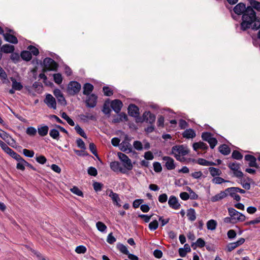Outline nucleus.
I'll return each instance as SVG.
<instances>
[{
  "label": "nucleus",
  "instance_id": "f257e3e1",
  "mask_svg": "<svg viewBox=\"0 0 260 260\" xmlns=\"http://www.w3.org/2000/svg\"><path fill=\"white\" fill-rule=\"evenodd\" d=\"M234 11L238 15H243L241 23L243 30L250 27L253 30H257L260 27V19L256 17L255 12L251 7H246L245 4L240 3L235 6Z\"/></svg>",
  "mask_w": 260,
  "mask_h": 260
},
{
  "label": "nucleus",
  "instance_id": "f03ea898",
  "mask_svg": "<svg viewBox=\"0 0 260 260\" xmlns=\"http://www.w3.org/2000/svg\"><path fill=\"white\" fill-rule=\"evenodd\" d=\"M172 154L177 160L181 162H184L185 158L183 156L187 155L189 150L186 146L183 145H175L172 148Z\"/></svg>",
  "mask_w": 260,
  "mask_h": 260
},
{
  "label": "nucleus",
  "instance_id": "7ed1b4c3",
  "mask_svg": "<svg viewBox=\"0 0 260 260\" xmlns=\"http://www.w3.org/2000/svg\"><path fill=\"white\" fill-rule=\"evenodd\" d=\"M228 212L229 215L232 217V219L236 223L244 221L246 219V217L244 215L233 208H229Z\"/></svg>",
  "mask_w": 260,
  "mask_h": 260
},
{
  "label": "nucleus",
  "instance_id": "20e7f679",
  "mask_svg": "<svg viewBox=\"0 0 260 260\" xmlns=\"http://www.w3.org/2000/svg\"><path fill=\"white\" fill-rule=\"evenodd\" d=\"M117 155L119 159L122 162L124 169H125V170H131L133 169V165L132 163V161L126 155L121 152H118Z\"/></svg>",
  "mask_w": 260,
  "mask_h": 260
},
{
  "label": "nucleus",
  "instance_id": "39448f33",
  "mask_svg": "<svg viewBox=\"0 0 260 260\" xmlns=\"http://www.w3.org/2000/svg\"><path fill=\"white\" fill-rule=\"evenodd\" d=\"M81 88V86L78 82L71 81L68 85L67 92L69 94L74 95L80 91Z\"/></svg>",
  "mask_w": 260,
  "mask_h": 260
},
{
  "label": "nucleus",
  "instance_id": "423d86ee",
  "mask_svg": "<svg viewBox=\"0 0 260 260\" xmlns=\"http://www.w3.org/2000/svg\"><path fill=\"white\" fill-rule=\"evenodd\" d=\"M43 64L44 66V72L46 71H55L58 67L56 62L53 59L49 57L45 58L44 59Z\"/></svg>",
  "mask_w": 260,
  "mask_h": 260
},
{
  "label": "nucleus",
  "instance_id": "0eeeda50",
  "mask_svg": "<svg viewBox=\"0 0 260 260\" xmlns=\"http://www.w3.org/2000/svg\"><path fill=\"white\" fill-rule=\"evenodd\" d=\"M228 167L233 171L234 175L235 177L238 178L243 177V173L240 170V166L239 164L236 162H231L228 164Z\"/></svg>",
  "mask_w": 260,
  "mask_h": 260
},
{
  "label": "nucleus",
  "instance_id": "6e6552de",
  "mask_svg": "<svg viewBox=\"0 0 260 260\" xmlns=\"http://www.w3.org/2000/svg\"><path fill=\"white\" fill-rule=\"evenodd\" d=\"M44 101L49 108H51L54 110L56 109V100L51 94H46Z\"/></svg>",
  "mask_w": 260,
  "mask_h": 260
},
{
  "label": "nucleus",
  "instance_id": "1a4fd4ad",
  "mask_svg": "<svg viewBox=\"0 0 260 260\" xmlns=\"http://www.w3.org/2000/svg\"><path fill=\"white\" fill-rule=\"evenodd\" d=\"M106 192L107 194H108V192H109V196L111 198L113 203L115 205L118 207L121 206V204H120L121 200L118 194L114 192L111 189L107 190Z\"/></svg>",
  "mask_w": 260,
  "mask_h": 260
},
{
  "label": "nucleus",
  "instance_id": "9d476101",
  "mask_svg": "<svg viewBox=\"0 0 260 260\" xmlns=\"http://www.w3.org/2000/svg\"><path fill=\"white\" fill-rule=\"evenodd\" d=\"M53 94L60 104L63 106H66L67 105L66 100L60 89H54L53 91Z\"/></svg>",
  "mask_w": 260,
  "mask_h": 260
},
{
  "label": "nucleus",
  "instance_id": "9b49d317",
  "mask_svg": "<svg viewBox=\"0 0 260 260\" xmlns=\"http://www.w3.org/2000/svg\"><path fill=\"white\" fill-rule=\"evenodd\" d=\"M110 168L115 172H121L122 173H126L125 169L122 167L121 164L118 161H113L110 163Z\"/></svg>",
  "mask_w": 260,
  "mask_h": 260
},
{
  "label": "nucleus",
  "instance_id": "f8f14e48",
  "mask_svg": "<svg viewBox=\"0 0 260 260\" xmlns=\"http://www.w3.org/2000/svg\"><path fill=\"white\" fill-rule=\"evenodd\" d=\"M169 206L174 209L177 210L180 208L181 205L179 203L177 198L174 196H171L168 201Z\"/></svg>",
  "mask_w": 260,
  "mask_h": 260
},
{
  "label": "nucleus",
  "instance_id": "ddd939ff",
  "mask_svg": "<svg viewBox=\"0 0 260 260\" xmlns=\"http://www.w3.org/2000/svg\"><path fill=\"white\" fill-rule=\"evenodd\" d=\"M97 96L94 94L89 95L86 101V106L89 108H94L96 105Z\"/></svg>",
  "mask_w": 260,
  "mask_h": 260
},
{
  "label": "nucleus",
  "instance_id": "4468645a",
  "mask_svg": "<svg viewBox=\"0 0 260 260\" xmlns=\"http://www.w3.org/2000/svg\"><path fill=\"white\" fill-rule=\"evenodd\" d=\"M162 159L165 161V166L168 170H172L175 168L174 160L169 156H164Z\"/></svg>",
  "mask_w": 260,
  "mask_h": 260
},
{
  "label": "nucleus",
  "instance_id": "2eb2a0df",
  "mask_svg": "<svg viewBox=\"0 0 260 260\" xmlns=\"http://www.w3.org/2000/svg\"><path fill=\"white\" fill-rule=\"evenodd\" d=\"M143 120L152 124L155 120V116L149 111H146L143 114Z\"/></svg>",
  "mask_w": 260,
  "mask_h": 260
},
{
  "label": "nucleus",
  "instance_id": "dca6fc26",
  "mask_svg": "<svg viewBox=\"0 0 260 260\" xmlns=\"http://www.w3.org/2000/svg\"><path fill=\"white\" fill-rule=\"evenodd\" d=\"M122 106V103L119 100H114L111 103V108L116 113L120 111Z\"/></svg>",
  "mask_w": 260,
  "mask_h": 260
},
{
  "label": "nucleus",
  "instance_id": "f3484780",
  "mask_svg": "<svg viewBox=\"0 0 260 260\" xmlns=\"http://www.w3.org/2000/svg\"><path fill=\"white\" fill-rule=\"evenodd\" d=\"M138 107L134 104H130L128 107V112L130 116L136 117L139 114Z\"/></svg>",
  "mask_w": 260,
  "mask_h": 260
},
{
  "label": "nucleus",
  "instance_id": "a211bd4d",
  "mask_svg": "<svg viewBox=\"0 0 260 260\" xmlns=\"http://www.w3.org/2000/svg\"><path fill=\"white\" fill-rule=\"evenodd\" d=\"M3 37L6 41L10 43L16 44L18 43V39L14 35L9 33H5L3 34Z\"/></svg>",
  "mask_w": 260,
  "mask_h": 260
},
{
  "label": "nucleus",
  "instance_id": "6ab92c4d",
  "mask_svg": "<svg viewBox=\"0 0 260 260\" xmlns=\"http://www.w3.org/2000/svg\"><path fill=\"white\" fill-rule=\"evenodd\" d=\"M245 159L249 162L248 165L249 167L257 168L258 167L256 162V158L254 156L249 154L246 155L245 156Z\"/></svg>",
  "mask_w": 260,
  "mask_h": 260
},
{
  "label": "nucleus",
  "instance_id": "aec40b11",
  "mask_svg": "<svg viewBox=\"0 0 260 260\" xmlns=\"http://www.w3.org/2000/svg\"><path fill=\"white\" fill-rule=\"evenodd\" d=\"M228 196V194L225 190L224 191H221L219 193L213 196L211 198V201L212 202H216L221 200L222 199L226 198Z\"/></svg>",
  "mask_w": 260,
  "mask_h": 260
},
{
  "label": "nucleus",
  "instance_id": "412c9836",
  "mask_svg": "<svg viewBox=\"0 0 260 260\" xmlns=\"http://www.w3.org/2000/svg\"><path fill=\"white\" fill-rule=\"evenodd\" d=\"M233 188L234 187H229L225 189V191H226L228 194H229L234 200L237 201H239L241 200V198L240 196L237 193V191L233 190Z\"/></svg>",
  "mask_w": 260,
  "mask_h": 260
},
{
  "label": "nucleus",
  "instance_id": "4be33fe9",
  "mask_svg": "<svg viewBox=\"0 0 260 260\" xmlns=\"http://www.w3.org/2000/svg\"><path fill=\"white\" fill-rule=\"evenodd\" d=\"M1 50L5 53H12L14 52L15 47L13 45L6 44L2 46Z\"/></svg>",
  "mask_w": 260,
  "mask_h": 260
},
{
  "label": "nucleus",
  "instance_id": "5701e85b",
  "mask_svg": "<svg viewBox=\"0 0 260 260\" xmlns=\"http://www.w3.org/2000/svg\"><path fill=\"white\" fill-rule=\"evenodd\" d=\"M183 137L187 139L193 138L196 137L195 131L191 129H186L182 134Z\"/></svg>",
  "mask_w": 260,
  "mask_h": 260
},
{
  "label": "nucleus",
  "instance_id": "b1692460",
  "mask_svg": "<svg viewBox=\"0 0 260 260\" xmlns=\"http://www.w3.org/2000/svg\"><path fill=\"white\" fill-rule=\"evenodd\" d=\"M120 149L123 152L128 153L132 151L131 144L127 142H122L120 144Z\"/></svg>",
  "mask_w": 260,
  "mask_h": 260
},
{
  "label": "nucleus",
  "instance_id": "393cba45",
  "mask_svg": "<svg viewBox=\"0 0 260 260\" xmlns=\"http://www.w3.org/2000/svg\"><path fill=\"white\" fill-rule=\"evenodd\" d=\"M83 93L86 95H89L93 90V86L89 83H85L83 87Z\"/></svg>",
  "mask_w": 260,
  "mask_h": 260
},
{
  "label": "nucleus",
  "instance_id": "a878e982",
  "mask_svg": "<svg viewBox=\"0 0 260 260\" xmlns=\"http://www.w3.org/2000/svg\"><path fill=\"white\" fill-rule=\"evenodd\" d=\"M49 127L47 125H39L38 127V134L40 136L44 137L47 135Z\"/></svg>",
  "mask_w": 260,
  "mask_h": 260
},
{
  "label": "nucleus",
  "instance_id": "bb28decb",
  "mask_svg": "<svg viewBox=\"0 0 260 260\" xmlns=\"http://www.w3.org/2000/svg\"><path fill=\"white\" fill-rule=\"evenodd\" d=\"M192 147H193L194 150H195V151H197L199 149H201L203 150H205L208 148L207 145L203 142L194 143L193 144Z\"/></svg>",
  "mask_w": 260,
  "mask_h": 260
},
{
  "label": "nucleus",
  "instance_id": "cd10ccee",
  "mask_svg": "<svg viewBox=\"0 0 260 260\" xmlns=\"http://www.w3.org/2000/svg\"><path fill=\"white\" fill-rule=\"evenodd\" d=\"M11 81H12V87L15 90H21L23 88V85L21 84L20 82H17L15 78L13 77H11L10 78Z\"/></svg>",
  "mask_w": 260,
  "mask_h": 260
},
{
  "label": "nucleus",
  "instance_id": "c85d7f7f",
  "mask_svg": "<svg viewBox=\"0 0 260 260\" xmlns=\"http://www.w3.org/2000/svg\"><path fill=\"white\" fill-rule=\"evenodd\" d=\"M218 149L219 152L224 155L229 154L231 152L230 148L228 145L225 144L220 146L218 148Z\"/></svg>",
  "mask_w": 260,
  "mask_h": 260
},
{
  "label": "nucleus",
  "instance_id": "c756f323",
  "mask_svg": "<svg viewBox=\"0 0 260 260\" xmlns=\"http://www.w3.org/2000/svg\"><path fill=\"white\" fill-rule=\"evenodd\" d=\"M217 223L216 220L214 219H210L207 222V228L208 230L214 231L216 229Z\"/></svg>",
  "mask_w": 260,
  "mask_h": 260
},
{
  "label": "nucleus",
  "instance_id": "7c9ffc66",
  "mask_svg": "<svg viewBox=\"0 0 260 260\" xmlns=\"http://www.w3.org/2000/svg\"><path fill=\"white\" fill-rule=\"evenodd\" d=\"M17 160L18 161L16 166L17 169L21 171H24L25 170V166L27 164V161L22 158V157H20V159H17Z\"/></svg>",
  "mask_w": 260,
  "mask_h": 260
},
{
  "label": "nucleus",
  "instance_id": "2f4dec72",
  "mask_svg": "<svg viewBox=\"0 0 260 260\" xmlns=\"http://www.w3.org/2000/svg\"><path fill=\"white\" fill-rule=\"evenodd\" d=\"M209 171L212 177L219 176L222 174V172L220 169L214 167H210Z\"/></svg>",
  "mask_w": 260,
  "mask_h": 260
},
{
  "label": "nucleus",
  "instance_id": "473e14b6",
  "mask_svg": "<svg viewBox=\"0 0 260 260\" xmlns=\"http://www.w3.org/2000/svg\"><path fill=\"white\" fill-rule=\"evenodd\" d=\"M187 216L189 220L193 221L196 219V212L194 209L190 208L187 210Z\"/></svg>",
  "mask_w": 260,
  "mask_h": 260
},
{
  "label": "nucleus",
  "instance_id": "72a5a7b5",
  "mask_svg": "<svg viewBox=\"0 0 260 260\" xmlns=\"http://www.w3.org/2000/svg\"><path fill=\"white\" fill-rule=\"evenodd\" d=\"M21 57L23 59L29 61L31 59L32 55L29 51H23L21 53Z\"/></svg>",
  "mask_w": 260,
  "mask_h": 260
},
{
  "label": "nucleus",
  "instance_id": "f704fd0d",
  "mask_svg": "<svg viewBox=\"0 0 260 260\" xmlns=\"http://www.w3.org/2000/svg\"><path fill=\"white\" fill-rule=\"evenodd\" d=\"M249 2L252 9L260 12V2L255 0H249Z\"/></svg>",
  "mask_w": 260,
  "mask_h": 260
},
{
  "label": "nucleus",
  "instance_id": "c9c22d12",
  "mask_svg": "<svg viewBox=\"0 0 260 260\" xmlns=\"http://www.w3.org/2000/svg\"><path fill=\"white\" fill-rule=\"evenodd\" d=\"M50 136L55 140H58L59 138V133L56 129H52L49 132Z\"/></svg>",
  "mask_w": 260,
  "mask_h": 260
},
{
  "label": "nucleus",
  "instance_id": "e433bc0d",
  "mask_svg": "<svg viewBox=\"0 0 260 260\" xmlns=\"http://www.w3.org/2000/svg\"><path fill=\"white\" fill-rule=\"evenodd\" d=\"M61 116L62 118L65 119L69 124L71 126H74L75 125V123L74 121L69 117V116L65 112H62L61 114Z\"/></svg>",
  "mask_w": 260,
  "mask_h": 260
},
{
  "label": "nucleus",
  "instance_id": "4c0bfd02",
  "mask_svg": "<svg viewBox=\"0 0 260 260\" xmlns=\"http://www.w3.org/2000/svg\"><path fill=\"white\" fill-rule=\"evenodd\" d=\"M75 129L76 130V132L81 137L85 139L87 138V136L84 130L78 124H77L75 126Z\"/></svg>",
  "mask_w": 260,
  "mask_h": 260
},
{
  "label": "nucleus",
  "instance_id": "58836bf2",
  "mask_svg": "<svg viewBox=\"0 0 260 260\" xmlns=\"http://www.w3.org/2000/svg\"><path fill=\"white\" fill-rule=\"evenodd\" d=\"M71 191L74 194L83 197V193L82 191L79 189L77 186H73L72 188L70 189Z\"/></svg>",
  "mask_w": 260,
  "mask_h": 260
},
{
  "label": "nucleus",
  "instance_id": "ea45409f",
  "mask_svg": "<svg viewBox=\"0 0 260 260\" xmlns=\"http://www.w3.org/2000/svg\"><path fill=\"white\" fill-rule=\"evenodd\" d=\"M117 248L120 251V252L125 254L127 255L129 253V251L127 250V247L122 244H118L117 245Z\"/></svg>",
  "mask_w": 260,
  "mask_h": 260
},
{
  "label": "nucleus",
  "instance_id": "a19ab883",
  "mask_svg": "<svg viewBox=\"0 0 260 260\" xmlns=\"http://www.w3.org/2000/svg\"><path fill=\"white\" fill-rule=\"evenodd\" d=\"M212 181L213 183L216 184H220L223 182H228L229 181L225 180L224 179H223L221 177H220L219 176H217L214 177L212 180Z\"/></svg>",
  "mask_w": 260,
  "mask_h": 260
},
{
  "label": "nucleus",
  "instance_id": "79ce46f5",
  "mask_svg": "<svg viewBox=\"0 0 260 260\" xmlns=\"http://www.w3.org/2000/svg\"><path fill=\"white\" fill-rule=\"evenodd\" d=\"M96 226L98 230L101 232H104L107 229L106 225L104 223L101 221H98V222H96Z\"/></svg>",
  "mask_w": 260,
  "mask_h": 260
},
{
  "label": "nucleus",
  "instance_id": "37998d69",
  "mask_svg": "<svg viewBox=\"0 0 260 260\" xmlns=\"http://www.w3.org/2000/svg\"><path fill=\"white\" fill-rule=\"evenodd\" d=\"M80 117L81 119L85 120L87 119L89 120H95V117L92 114L86 113L85 114H82L80 115Z\"/></svg>",
  "mask_w": 260,
  "mask_h": 260
},
{
  "label": "nucleus",
  "instance_id": "c03bdc74",
  "mask_svg": "<svg viewBox=\"0 0 260 260\" xmlns=\"http://www.w3.org/2000/svg\"><path fill=\"white\" fill-rule=\"evenodd\" d=\"M196 245V246L199 247L200 248L203 247L205 245V242L204 241L203 239L202 238H199L196 243H192L191 245L192 247H193L194 245Z\"/></svg>",
  "mask_w": 260,
  "mask_h": 260
},
{
  "label": "nucleus",
  "instance_id": "a18cd8bd",
  "mask_svg": "<svg viewBox=\"0 0 260 260\" xmlns=\"http://www.w3.org/2000/svg\"><path fill=\"white\" fill-rule=\"evenodd\" d=\"M26 133L29 136H34L37 134V129L34 127L30 126L27 128Z\"/></svg>",
  "mask_w": 260,
  "mask_h": 260
},
{
  "label": "nucleus",
  "instance_id": "49530a36",
  "mask_svg": "<svg viewBox=\"0 0 260 260\" xmlns=\"http://www.w3.org/2000/svg\"><path fill=\"white\" fill-rule=\"evenodd\" d=\"M202 138L204 141L207 142L212 138V135L209 132H204L202 134Z\"/></svg>",
  "mask_w": 260,
  "mask_h": 260
},
{
  "label": "nucleus",
  "instance_id": "de8ad7c7",
  "mask_svg": "<svg viewBox=\"0 0 260 260\" xmlns=\"http://www.w3.org/2000/svg\"><path fill=\"white\" fill-rule=\"evenodd\" d=\"M232 157L234 159H237V160H240V159H241L242 158L243 155L238 151L234 150V151H233V152L232 153Z\"/></svg>",
  "mask_w": 260,
  "mask_h": 260
},
{
  "label": "nucleus",
  "instance_id": "09e8293b",
  "mask_svg": "<svg viewBox=\"0 0 260 260\" xmlns=\"http://www.w3.org/2000/svg\"><path fill=\"white\" fill-rule=\"evenodd\" d=\"M86 248L83 245L78 246L75 249L76 252L79 254L85 253L86 252Z\"/></svg>",
  "mask_w": 260,
  "mask_h": 260
},
{
  "label": "nucleus",
  "instance_id": "8fccbe9b",
  "mask_svg": "<svg viewBox=\"0 0 260 260\" xmlns=\"http://www.w3.org/2000/svg\"><path fill=\"white\" fill-rule=\"evenodd\" d=\"M53 78L54 82L58 84H60L62 81V78L60 74H54Z\"/></svg>",
  "mask_w": 260,
  "mask_h": 260
},
{
  "label": "nucleus",
  "instance_id": "3c124183",
  "mask_svg": "<svg viewBox=\"0 0 260 260\" xmlns=\"http://www.w3.org/2000/svg\"><path fill=\"white\" fill-rule=\"evenodd\" d=\"M76 143L77 146L82 150H85L86 149V146L84 141L80 138H78L76 140Z\"/></svg>",
  "mask_w": 260,
  "mask_h": 260
},
{
  "label": "nucleus",
  "instance_id": "603ef678",
  "mask_svg": "<svg viewBox=\"0 0 260 260\" xmlns=\"http://www.w3.org/2000/svg\"><path fill=\"white\" fill-rule=\"evenodd\" d=\"M158 223L156 220L151 222L149 224V228L151 231H154L158 228Z\"/></svg>",
  "mask_w": 260,
  "mask_h": 260
},
{
  "label": "nucleus",
  "instance_id": "864d4df0",
  "mask_svg": "<svg viewBox=\"0 0 260 260\" xmlns=\"http://www.w3.org/2000/svg\"><path fill=\"white\" fill-rule=\"evenodd\" d=\"M187 190L189 192V198L191 200H196L198 198V195L194 192L190 188H188Z\"/></svg>",
  "mask_w": 260,
  "mask_h": 260
},
{
  "label": "nucleus",
  "instance_id": "5fc2aeb1",
  "mask_svg": "<svg viewBox=\"0 0 260 260\" xmlns=\"http://www.w3.org/2000/svg\"><path fill=\"white\" fill-rule=\"evenodd\" d=\"M28 49L29 51L31 53V54H33L35 56H37L39 54V50L35 47L33 46H29L28 47Z\"/></svg>",
  "mask_w": 260,
  "mask_h": 260
},
{
  "label": "nucleus",
  "instance_id": "6e6d98bb",
  "mask_svg": "<svg viewBox=\"0 0 260 260\" xmlns=\"http://www.w3.org/2000/svg\"><path fill=\"white\" fill-rule=\"evenodd\" d=\"M11 59L14 62L17 63L20 60V56L18 53H12L11 56Z\"/></svg>",
  "mask_w": 260,
  "mask_h": 260
},
{
  "label": "nucleus",
  "instance_id": "4d7b16f0",
  "mask_svg": "<svg viewBox=\"0 0 260 260\" xmlns=\"http://www.w3.org/2000/svg\"><path fill=\"white\" fill-rule=\"evenodd\" d=\"M154 170L155 172L158 173L161 171L162 167L160 164L158 162H154L153 164Z\"/></svg>",
  "mask_w": 260,
  "mask_h": 260
},
{
  "label": "nucleus",
  "instance_id": "13d9d810",
  "mask_svg": "<svg viewBox=\"0 0 260 260\" xmlns=\"http://www.w3.org/2000/svg\"><path fill=\"white\" fill-rule=\"evenodd\" d=\"M133 146L136 150L139 151H141L143 149L142 144L140 141H135L134 142Z\"/></svg>",
  "mask_w": 260,
  "mask_h": 260
},
{
  "label": "nucleus",
  "instance_id": "bf43d9fd",
  "mask_svg": "<svg viewBox=\"0 0 260 260\" xmlns=\"http://www.w3.org/2000/svg\"><path fill=\"white\" fill-rule=\"evenodd\" d=\"M104 94L106 96H110L113 94V91L109 87L104 86L103 88Z\"/></svg>",
  "mask_w": 260,
  "mask_h": 260
},
{
  "label": "nucleus",
  "instance_id": "052dcab7",
  "mask_svg": "<svg viewBox=\"0 0 260 260\" xmlns=\"http://www.w3.org/2000/svg\"><path fill=\"white\" fill-rule=\"evenodd\" d=\"M23 153L25 156L29 157H32L35 154L32 150H29L26 149L23 150Z\"/></svg>",
  "mask_w": 260,
  "mask_h": 260
},
{
  "label": "nucleus",
  "instance_id": "680f3d73",
  "mask_svg": "<svg viewBox=\"0 0 260 260\" xmlns=\"http://www.w3.org/2000/svg\"><path fill=\"white\" fill-rule=\"evenodd\" d=\"M158 201L161 203H166L168 200V196L166 193H162L159 196Z\"/></svg>",
  "mask_w": 260,
  "mask_h": 260
},
{
  "label": "nucleus",
  "instance_id": "e2e57ef3",
  "mask_svg": "<svg viewBox=\"0 0 260 260\" xmlns=\"http://www.w3.org/2000/svg\"><path fill=\"white\" fill-rule=\"evenodd\" d=\"M208 143L209 144L211 148L213 149L217 144V140L216 138L212 137Z\"/></svg>",
  "mask_w": 260,
  "mask_h": 260
},
{
  "label": "nucleus",
  "instance_id": "0e129e2a",
  "mask_svg": "<svg viewBox=\"0 0 260 260\" xmlns=\"http://www.w3.org/2000/svg\"><path fill=\"white\" fill-rule=\"evenodd\" d=\"M116 239V238L113 236L112 233H110L107 237V241L109 244H113L115 241Z\"/></svg>",
  "mask_w": 260,
  "mask_h": 260
},
{
  "label": "nucleus",
  "instance_id": "69168bd1",
  "mask_svg": "<svg viewBox=\"0 0 260 260\" xmlns=\"http://www.w3.org/2000/svg\"><path fill=\"white\" fill-rule=\"evenodd\" d=\"M88 173L91 176H95L98 174L96 169L92 167H90L88 169Z\"/></svg>",
  "mask_w": 260,
  "mask_h": 260
},
{
  "label": "nucleus",
  "instance_id": "338daca9",
  "mask_svg": "<svg viewBox=\"0 0 260 260\" xmlns=\"http://www.w3.org/2000/svg\"><path fill=\"white\" fill-rule=\"evenodd\" d=\"M102 186L103 184L98 182H95L93 184V188L96 191H101L102 190Z\"/></svg>",
  "mask_w": 260,
  "mask_h": 260
},
{
  "label": "nucleus",
  "instance_id": "774afa93",
  "mask_svg": "<svg viewBox=\"0 0 260 260\" xmlns=\"http://www.w3.org/2000/svg\"><path fill=\"white\" fill-rule=\"evenodd\" d=\"M36 160L38 162L43 165L46 162L47 159L44 156L40 155L36 157Z\"/></svg>",
  "mask_w": 260,
  "mask_h": 260
}]
</instances>
